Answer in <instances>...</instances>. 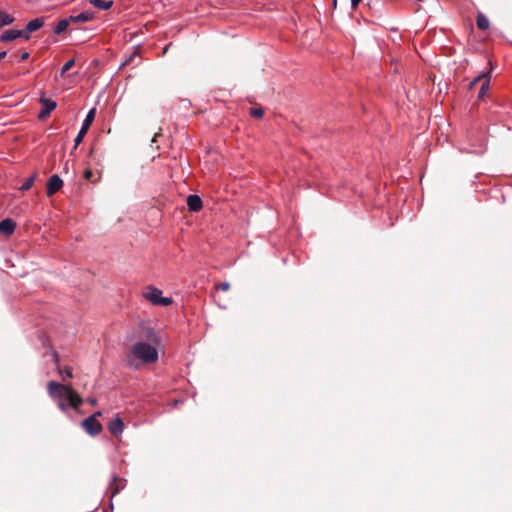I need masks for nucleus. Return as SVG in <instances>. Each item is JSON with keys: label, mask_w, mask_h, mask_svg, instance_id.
Listing matches in <instances>:
<instances>
[{"label": "nucleus", "mask_w": 512, "mask_h": 512, "mask_svg": "<svg viewBox=\"0 0 512 512\" xmlns=\"http://www.w3.org/2000/svg\"><path fill=\"white\" fill-rule=\"evenodd\" d=\"M14 17L7 14L6 12L0 9V28L6 25H10L14 22Z\"/></svg>", "instance_id": "22"}, {"label": "nucleus", "mask_w": 512, "mask_h": 512, "mask_svg": "<svg viewBox=\"0 0 512 512\" xmlns=\"http://www.w3.org/2000/svg\"><path fill=\"white\" fill-rule=\"evenodd\" d=\"M141 338L152 345L158 346L160 344V338L154 329L150 327H143L141 331Z\"/></svg>", "instance_id": "8"}, {"label": "nucleus", "mask_w": 512, "mask_h": 512, "mask_svg": "<svg viewBox=\"0 0 512 512\" xmlns=\"http://www.w3.org/2000/svg\"><path fill=\"white\" fill-rule=\"evenodd\" d=\"M143 296L154 305L169 306L172 304L171 298L163 297L162 291L154 287H149Z\"/></svg>", "instance_id": "3"}, {"label": "nucleus", "mask_w": 512, "mask_h": 512, "mask_svg": "<svg viewBox=\"0 0 512 512\" xmlns=\"http://www.w3.org/2000/svg\"><path fill=\"white\" fill-rule=\"evenodd\" d=\"M36 177H37V173H34L29 178H27L26 181L20 187V190L21 191H28L33 186Z\"/></svg>", "instance_id": "23"}, {"label": "nucleus", "mask_w": 512, "mask_h": 512, "mask_svg": "<svg viewBox=\"0 0 512 512\" xmlns=\"http://www.w3.org/2000/svg\"><path fill=\"white\" fill-rule=\"evenodd\" d=\"M90 4L96 7L99 10H108L112 7L113 1H105V0H88Z\"/></svg>", "instance_id": "18"}, {"label": "nucleus", "mask_w": 512, "mask_h": 512, "mask_svg": "<svg viewBox=\"0 0 512 512\" xmlns=\"http://www.w3.org/2000/svg\"><path fill=\"white\" fill-rule=\"evenodd\" d=\"M93 176V173L90 169H86L84 172V177L86 180H91V177Z\"/></svg>", "instance_id": "27"}, {"label": "nucleus", "mask_w": 512, "mask_h": 512, "mask_svg": "<svg viewBox=\"0 0 512 512\" xmlns=\"http://www.w3.org/2000/svg\"><path fill=\"white\" fill-rule=\"evenodd\" d=\"M53 358H54L55 363L58 365V362H59V355H58V353H57V352H54V353H53Z\"/></svg>", "instance_id": "32"}, {"label": "nucleus", "mask_w": 512, "mask_h": 512, "mask_svg": "<svg viewBox=\"0 0 512 512\" xmlns=\"http://www.w3.org/2000/svg\"><path fill=\"white\" fill-rule=\"evenodd\" d=\"M264 111L262 108H251L250 115L254 118H262Z\"/></svg>", "instance_id": "25"}, {"label": "nucleus", "mask_w": 512, "mask_h": 512, "mask_svg": "<svg viewBox=\"0 0 512 512\" xmlns=\"http://www.w3.org/2000/svg\"><path fill=\"white\" fill-rule=\"evenodd\" d=\"M125 487V480L118 476H113L112 482L109 485L111 497L117 495Z\"/></svg>", "instance_id": "13"}, {"label": "nucleus", "mask_w": 512, "mask_h": 512, "mask_svg": "<svg viewBox=\"0 0 512 512\" xmlns=\"http://www.w3.org/2000/svg\"><path fill=\"white\" fill-rule=\"evenodd\" d=\"M75 64L74 59L68 60L61 69V76H63L68 70H70Z\"/></svg>", "instance_id": "24"}, {"label": "nucleus", "mask_w": 512, "mask_h": 512, "mask_svg": "<svg viewBox=\"0 0 512 512\" xmlns=\"http://www.w3.org/2000/svg\"><path fill=\"white\" fill-rule=\"evenodd\" d=\"M70 24H71L70 18L61 19L57 23V25L54 29V33L59 35V34L65 32Z\"/></svg>", "instance_id": "20"}, {"label": "nucleus", "mask_w": 512, "mask_h": 512, "mask_svg": "<svg viewBox=\"0 0 512 512\" xmlns=\"http://www.w3.org/2000/svg\"><path fill=\"white\" fill-rule=\"evenodd\" d=\"M158 135H159V134H155V135H154V137H153V139H152V142H156V138H157V136H158Z\"/></svg>", "instance_id": "35"}, {"label": "nucleus", "mask_w": 512, "mask_h": 512, "mask_svg": "<svg viewBox=\"0 0 512 512\" xmlns=\"http://www.w3.org/2000/svg\"><path fill=\"white\" fill-rule=\"evenodd\" d=\"M40 103L43 106L42 111L39 113V119H46L50 113L56 108V102L49 98H41Z\"/></svg>", "instance_id": "9"}, {"label": "nucleus", "mask_w": 512, "mask_h": 512, "mask_svg": "<svg viewBox=\"0 0 512 512\" xmlns=\"http://www.w3.org/2000/svg\"><path fill=\"white\" fill-rule=\"evenodd\" d=\"M63 186V180L57 175H52L48 182L46 187V194L47 196H52L55 193H57Z\"/></svg>", "instance_id": "7"}, {"label": "nucleus", "mask_w": 512, "mask_h": 512, "mask_svg": "<svg viewBox=\"0 0 512 512\" xmlns=\"http://www.w3.org/2000/svg\"><path fill=\"white\" fill-rule=\"evenodd\" d=\"M69 18L71 23H85L93 20L94 13L91 11H85L76 16L71 15Z\"/></svg>", "instance_id": "15"}, {"label": "nucleus", "mask_w": 512, "mask_h": 512, "mask_svg": "<svg viewBox=\"0 0 512 512\" xmlns=\"http://www.w3.org/2000/svg\"><path fill=\"white\" fill-rule=\"evenodd\" d=\"M481 82V87L478 93V98L481 99L485 96L487 90L489 89L490 84V72L484 73L476 77L473 82L470 84V88H472L476 83Z\"/></svg>", "instance_id": "6"}, {"label": "nucleus", "mask_w": 512, "mask_h": 512, "mask_svg": "<svg viewBox=\"0 0 512 512\" xmlns=\"http://www.w3.org/2000/svg\"><path fill=\"white\" fill-rule=\"evenodd\" d=\"M124 423L120 417H115L108 424V430L113 436H118L123 432Z\"/></svg>", "instance_id": "11"}, {"label": "nucleus", "mask_w": 512, "mask_h": 512, "mask_svg": "<svg viewBox=\"0 0 512 512\" xmlns=\"http://www.w3.org/2000/svg\"><path fill=\"white\" fill-rule=\"evenodd\" d=\"M6 55H7L6 51L0 52V62L6 57Z\"/></svg>", "instance_id": "33"}, {"label": "nucleus", "mask_w": 512, "mask_h": 512, "mask_svg": "<svg viewBox=\"0 0 512 512\" xmlns=\"http://www.w3.org/2000/svg\"><path fill=\"white\" fill-rule=\"evenodd\" d=\"M21 31V37H23L25 40H28L30 38L28 32H26V29L25 30H20Z\"/></svg>", "instance_id": "29"}, {"label": "nucleus", "mask_w": 512, "mask_h": 512, "mask_svg": "<svg viewBox=\"0 0 512 512\" xmlns=\"http://www.w3.org/2000/svg\"><path fill=\"white\" fill-rule=\"evenodd\" d=\"M81 426L91 436L99 435L103 429L101 423L94 417L84 419Z\"/></svg>", "instance_id": "5"}, {"label": "nucleus", "mask_w": 512, "mask_h": 512, "mask_svg": "<svg viewBox=\"0 0 512 512\" xmlns=\"http://www.w3.org/2000/svg\"><path fill=\"white\" fill-rule=\"evenodd\" d=\"M229 288H230V284L228 282H223V283L216 285V289L221 290V291H228Z\"/></svg>", "instance_id": "26"}, {"label": "nucleus", "mask_w": 512, "mask_h": 512, "mask_svg": "<svg viewBox=\"0 0 512 512\" xmlns=\"http://www.w3.org/2000/svg\"><path fill=\"white\" fill-rule=\"evenodd\" d=\"M134 359H138L145 364L156 362L158 360V352L155 345L145 341L136 342L127 355V361L130 366L134 365Z\"/></svg>", "instance_id": "1"}, {"label": "nucleus", "mask_w": 512, "mask_h": 512, "mask_svg": "<svg viewBox=\"0 0 512 512\" xmlns=\"http://www.w3.org/2000/svg\"><path fill=\"white\" fill-rule=\"evenodd\" d=\"M29 53L27 51L23 52L20 56L21 61H26L29 58Z\"/></svg>", "instance_id": "28"}, {"label": "nucleus", "mask_w": 512, "mask_h": 512, "mask_svg": "<svg viewBox=\"0 0 512 512\" xmlns=\"http://www.w3.org/2000/svg\"><path fill=\"white\" fill-rule=\"evenodd\" d=\"M44 25V19L41 17V18H35L31 21H29L26 25V32L28 33H32V32H35L37 30H39L40 28H42Z\"/></svg>", "instance_id": "17"}, {"label": "nucleus", "mask_w": 512, "mask_h": 512, "mask_svg": "<svg viewBox=\"0 0 512 512\" xmlns=\"http://www.w3.org/2000/svg\"><path fill=\"white\" fill-rule=\"evenodd\" d=\"M71 384H61L56 381H49L47 383V391L51 398L58 400V408L61 411H66L68 408L65 398H67L68 390Z\"/></svg>", "instance_id": "2"}, {"label": "nucleus", "mask_w": 512, "mask_h": 512, "mask_svg": "<svg viewBox=\"0 0 512 512\" xmlns=\"http://www.w3.org/2000/svg\"><path fill=\"white\" fill-rule=\"evenodd\" d=\"M186 202H187V206H188L189 210L192 212H198L199 210H201V208L203 206L201 198L195 194L189 195L187 197Z\"/></svg>", "instance_id": "14"}, {"label": "nucleus", "mask_w": 512, "mask_h": 512, "mask_svg": "<svg viewBox=\"0 0 512 512\" xmlns=\"http://www.w3.org/2000/svg\"><path fill=\"white\" fill-rule=\"evenodd\" d=\"M95 114H96V108H92V109H90V111L86 115V118L84 119L82 127H81L80 131L78 132V135L76 136V138L74 140V142H75L74 149H76L77 146L83 141L86 133L88 132V130L90 128V125L94 121Z\"/></svg>", "instance_id": "4"}, {"label": "nucleus", "mask_w": 512, "mask_h": 512, "mask_svg": "<svg viewBox=\"0 0 512 512\" xmlns=\"http://www.w3.org/2000/svg\"><path fill=\"white\" fill-rule=\"evenodd\" d=\"M21 37V31L20 30H14V29H10V30H6L2 33L1 37H0V41L2 42H10V41H13L17 38H20Z\"/></svg>", "instance_id": "16"}, {"label": "nucleus", "mask_w": 512, "mask_h": 512, "mask_svg": "<svg viewBox=\"0 0 512 512\" xmlns=\"http://www.w3.org/2000/svg\"><path fill=\"white\" fill-rule=\"evenodd\" d=\"M101 415H102V413L100 411H97L93 415H91L90 417H94L95 419H97V417H100Z\"/></svg>", "instance_id": "34"}, {"label": "nucleus", "mask_w": 512, "mask_h": 512, "mask_svg": "<svg viewBox=\"0 0 512 512\" xmlns=\"http://www.w3.org/2000/svg\"><path fill=\"white\" fill-rule=\"evenodd\" d=\"M87 402L90 403L91 405H96L97 404V399L90 397V398L87 399Z\"/></svg>", "instance_id": "31"}, {"label": "nucleus", "mask_w": 512, "mask_h": 512, "mask_svg": "<svg viewBox=\"0 0 512 512\" xmlns=\"http://www.w3.org/2000/svg\"><path fill=\"white\" fill-rule=\"evenodd\" d=\"M362 0H351V6L355 9Z\"/></svg>", "instance_id": "30"}, {"label": "nucleus", "mask_w": 512, "mask_h": 512, "mask_svg": "<svg viewBox=\"0 0 512 512\" xmlns=\"http://www.w3.org/2000/svg\"><path fill=\"white\" fill-rule=\"evenodd\" d=\"M476 25L480 30H487L490 26L489 19L482 13H478Z\"/></svg>", "instance_id": "19"}, {"label": "nucleus", "mask_w": 512, "mask_h": 512, "mask_svg": "<svg viewBox=\"0 0 512 512\" xmlns=\"http://www.w3.org/2000/svg\"><path fill=\"white\" fill-rule=\"evenodd\" d=\"M57 371L60 374L63 381H66L67 379H70L73 377L72 368L69 366H65L62 368L60 365H58Z\"/></svg>", "instance_id": "21"}, {"label": "nucleus", "mask_w": 512, "mask_h": 512, "mask_svg": "<svg viewBox=\"0 0 512 512\" xmlns=\"http://www.w3.org/2000/svg\"><path fill=\"white\" fill-rule=\"evenodd\" d=\"M16 223L10 218H6L0 222V233L9 236L14 233Z\"/></svg>", "instance_id": "12"}, {"label": "nucleus", "mask_w": 512, "mask_h": 512, "mask_svg": "<svg viewBox=\"0 0 512 512\" xmlns=\"http://www.w3.org/2000/svg\"><path fill=\"white\" fill-rule=\"evenodd\" d=\"M69 403H67L68 406H71L75 410H78L81 406L83 399L79 396V394L73 389L72 385L70 386L68 390L67 398Z\"/></svg>", "instance_id": "10"}]
</instances>
